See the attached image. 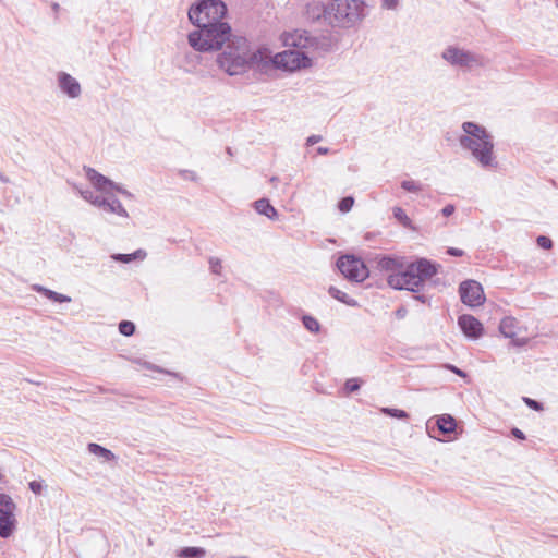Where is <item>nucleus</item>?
Returning <instances> with one entry per match:
<instances>
[{
	"mask_svg": "<svg viewBox=\"0 0 558 558\" xmlns=\"http://www.w3.org/2000/svg\"><path fill=\"white\" fill-rule=\"evenodd\" d=\"M464 134L459 137L460 146L470 151L477 165L485 169H496L498 161L494 154V137L482 125L466 121L462 123Z\"/></svg>",
	"mask_w": 558,
	"mask_h": 558,
	"instance_id": "f257e3e1",
	"label": "nucleus"
},
{
	"mask_svg": "<svg viewBox=\"0 0 558 558\" xmlns=\"http://www.w3.org/2000/svg\"><path fill=\"white\" fill-rule=\"evenodd\" d=\"M263 52L252 51L250 43L241 36H233L221 53L217 56L218 66L231 76L240 75L251 66L259 71Z\"/></svg>",
	"mask_w": 558,
	"mask_h": 558,
	"instance_id": "f03ea898",
	"label": "nucleus"
},
{
	"mask_svg": "<svg viewBox=\"0 0 558 558\" xmlns=\"http://www.w3.org/2000/svg\"><path fill=\"white\" fill-rule=\"evenodd\" d=\"M438 267L439 265L426 258H418L408 265L404 262L402 270L388 275L387 283L395 290L418 292L423 289L425 281L438 272Z\"/></svg>",
	"mask_w": 558,
	"mask_h": 558,
	"instance_id": "7ed1b4c3",
	"label": "nucleus"
},
{
	"mask_svg": "<svg viewBox=\"0 0 558 558\" xmlns=\"http://www.w3.org/2000/svg\"><path fill=\"white\" fill-rule=\"evenodd\" d=\"M197 27L189 34V44L197 51L218 50L232 38L228 23Z\"/></svg>",
	"mask_w": 558,
	"mask_h": 558,
	"instance_id": "20e7f679",
	"label": "nucleus"
},
{
	"mask_svg": "<svg viewBox=\"0 0 558 558\" xmlns=\"http://www.w3.org/2000/svg\"><path fill=\"white\" fill-rule=\"evenodd\" d=\"M327 15L332 26L351 27L365 16L363 0H332L328 3Z\"/></svg>",
	"mask_w": 558,
	"mask_h": 558,
	"instance_id": "39448f33",
	"label": "nucleus"
},
{
	"mask_svg": "<svg viewBox=\"0 0 558 558\" xmlns=\"http://www.w3.org/2000/svg\"><path fill=\"white\" fill-rule=\"evenodd\" d=\"M260 52H263L259 65L260 72H267L269 69L293 72L312 64L311 59L301 50H284L271 56L268 49L262 48Z\"/></svg>",
	"mask_w": 558,
	"mask_h": 558,
	"instance_id": "423d86ee",
	"label": "nucleus"
},
{
	"mask_svg": "<svg viewBox=\"0 0 558 558\" xmlns=\"http://www.w3.org/2000/svg\"><path fill=\"white\" fill-rule=\"evenodd\" d=\"M227 5L221 0H201L189 10V19L196 26L223 24Z\"/></svg>",
	"mask_w": 558,
	"mask_h": 558,
	"instance_id": "0eeeda50",
	"label": "nucleus"
},
{
	"mask_svg": "<svg viewBox=\"0 0 558 558\" xmlns=\"http://www.w3.org/2000/svg\"><path fill=\"white\" fill-rule=\"evenodd\" d=\"M441 57L453 66L472 69L484 65V58L482 56L453 46L446 48Z\"/></svg>",
	"mask_w": 558,
	"mask_h": 558,
	"instance_id": "6e6552de",
	"label": "nucleus"
},
{
	"mask_svg": "<svg viewBox=\"0 0 558 558\" xmlns=\"http://www.w3.org/2000/svg\"><path fill=\"white\" fill-rule=\"evenodd\" d=\"M337 267L348 280L353 282H363L369 275L364 262L352 255L339 257Z\"/></svg>",
	"mask_w": 558,
	"mask_h": 558,
	"instance_id": "1a4fd4ad",
	"label": "nucleus"
},
{
	"mask_svg": "<svg viewBox=\"0 0 558 558\" xmlns=\"http://www.w3.org/2000/svg\"><path fill=\"white\" fill-rule=\"evenodd\" d=\"M15 509L13 499L0 493V537L2 538L10 537L16 529Z\"/></svg>",
	"mask_w": 558,
	"mask_h": 558,
	"instance_id": "9d476101",
	"label": "nucleus"
},
{
	"mask_svg": "<svg viewBox=\"0 0 558 558\" xmlns=\"http://www.w3.org/2000/svg\"><path fill=\"white\" fill-rule=\"evenodd\" d=\"M462 303L468 306H480L485 301L483 287L475 280H465L459 287Z\"/></svg>",
	"mask_w": 558,
	"mask_h": 558,
	"instance_id": "9b49d317",
	"label": "nucleus"
},
{
	"mask_svg": "<svg viewBox=\"0 0 558 558\" xmlns=\"http://www.w3.org/2000/svg\"><path fill=\"white\" fill-rule=\"evenodd\" d=\"M458 325L469 338L478 339L483 333V325L472 315L463 314L459 316Z\"/></svg>",
	"mask_w": 558,
	"mask_h": 558,
	"instance_id": "f8f14e48",
	"label": "nucleus"
},
{
	"mask_svg": "<svg viewBox=\"0 0 558 558\" xmlns=\"http://www.w3.org/2000/svg\"><path fill=\"white\" fill-rule=\"evenodd\" d=\"M58 85L62 93L70 98H77L82 94L81 84L76 78L65 72H60L58 75Z\"/></svg>",
	"mask_w": 558,
	"mask_h": 558,
	"instance_id": "ddd939ff",
	"label": "nucleus"
},
{
	"mask_svg": "<svg viewBox=\"0 0 558 558\" xmlns=\"http://www.w3.org/2000/svg\"><path fill=\"white\" fill-rule=\"evenodd\" d=\"M403 257H393L388 255H380L377 257V268L380 271H386L390 274L399 272L402 270V266L404 263Z\"/></svg>",
	"mask_w": 558,
	"mask_h": 558,
	"instance_id": "4468645a",
	"label": "nucleus"
},
{
	"mask_svg": "<svg viewBox=\"0 0 558 558\" xmlns=\"http://www.w3.org/2000/svg\"><path fill=\"white\" fill-rule=\"evenodd\" d=\"M87 179L92 182V184L96 187L97 191L107 193L108 189H110L112 181L107 177L102 175L98 171L93 168L85 167L84 168Z\"/></svg>",
	"mask_w": 558,
	"mask_h": 558,
	"instance_id": "2eb2a0df",
	"label": "nucleus"
},
{
	"mask_svg": "<svg viewBox=\"0 0 558 558\" xmlns=\"http://www.w3.org/2000/svg\"><path fill=\"white\" fill-rule=\"evenodd\" d=\"M328 4L313 1L306 5L305 16L307 20L313 22L320 20L322 17L329 23V16L327 15Z\"/></svg>",
	"mask_w": 558,
	"mask_h": 558,
	"instance_id": "dca6fc26",
	"label": "nucleus"
},
{
	"mask_svg": "<svg viewBox=\"0 0 558 558\" xmlns=\"http://www.w3.org/2000/svg\"><path fill=\"white\" fill-rule=\"evenodd\" d=\"M518 329H519V322L517 320V318L511 317V316H507V317L502 318L499 324V331L506 338L513 339L518 333Z\"/></svg>",
	"mask_w": 558,
	"mask_h": 558,
	"instance_id": "f3484780",
	"label": "nucleus"
},
{
	"mask_svg": "<svg viewBox=\"0 0 558 558\" xmlns=\"http://www.w3.org/2000/svg\"><path fill=\"white\" fill-rule=\"evenodd\" d=\"M102 209L108 213L116 214L123 218L129 217L126 209L123 207L121 202L116 196L106 197Z\"/></svg>",
	"mask_w": 558,
	"mask_h": 558,
	"instance_id": "a211bd4d",
	"label": "nucleus"
},
{
	"mask_svg": "<svg viewBox=\"0 0 558 558\" xmlns=\"http://www.w3.org/2000/svg\"><path fill=\"white\" fill-rule=\"evenodd\" d=\"M254 208L259 215H264L271 220H276L278 218L276 208L267 198H260L254 202Z\"/></svg>",
	"mask_w": 558,
	"mask_h": 558,
	"instance_id": "6ab92c4d",
	"label": "nucleus"
},
{
	"mask_svg": "<svg viewBox=\"0 0 558 558\" xmlns=\"http://www.w3.org/2000/svg\"><path fill=\"white\" fill-rule=\"evenodd\" d=\"M32 289L40 294H43L44 296H46L47 299L53 301V302H58V303H64V302H71V298L65 295V294H61V293H58L56 291H52L50 289H47L40 284H34L32 287Z\"/></svg>",
	"mask_w": 558,
	"mask_h": 558,
	"instance_id": "aec40b11",
	"label": "nucleus"
},
{
	"mask_svg": "<svg viewBox=\"0 0 558 558\" xmlns=\"http://www.w3.org/2000/svg\"><path fill=\"white\" fill-rule=\"evenodd\" d=\"M87 450L89 453L102 459L104 461H114L117 459L116 454L111 450L95 442L88 444Z\"/></svg>",
	"mask_w": 558,
	"mask_h": 558,
	"instance_id": "412c9836",
	"label": "nucleus"
},
{
	"mask_svg": "<svg viewBox=\"0 0 558 558\" xmlns=\"http://www.w3.org/2000/svg\"><path fill=\"white\" fill-rule=\"evenodd\" d=\"M436 423L438 429L444 435L453 433L457 427L456 420L450 414H442L438 416Z\"/></svg>",
	"mask_w": 558,
	"mask_h": 558,
	"instance_id": "4be33fe9",
	"label": "nucleus"
},
{
	"mask_svg": "<svg viewBox=\"0 0 558 558\" xmlns=\"http://www.w3.org/2000/svg\"><path fill=\"white\" fill-rule=\"evenodd\" d=\"M74 189L80 193V195L90 204H93L96 207L102 208L106 197L102 195L96 194L94 191L86 189L82 190L78 186L74 185Z\"/></svg>",
	"mask_w": 558,
	"mask_h": 558,
	"instance_id": "5701e85b",
	"label": "nucleus"
},
{
	"mask_svg": "<svg viewBox=\"0 0 558 558\" xmlns=\"http://www.w3.org/2000/svg\"><path fill=\"white\" fill-rule=\"evenodd\" d=\"M328 293L331 298L338 300L339 302L355 307L359 305L357 301L350 298L345 292L341 291L340 289L331 286L328 289Z\"/></svg>",
	"mask_w": 558,
	"mask_h": 558,
	"instance_id": "b1692460",
	"label": "nucleus"
},
{
	"mask_svg": "<svg viewBox=\"0 0 558 558\" xmlns=\"http://www.w3.org/2000/svg\"><path fill=\"white\" fill-rule=\"evenodd\" d=\"M393 217L398 220V222L402 227L410 229V230H416V228L412 223V220L408 217V215L401 207L393 208Z\"/></svg>",
	"mask_w": 558,
	"mask_h": 558,
	"instance_id": "393cba45",
	"label": "nucleus"
},
{
	"mask_svg": "<svg viewBox=\"0 0 558 558\" xmlns=\"http://www.w3.org/2000/svg\"><path fill=\"white\" fill-rule=\"evenodd\" d=\"M306 41H307V38H304V43H303L302 34H298V33L290 34L284 39V44L287 46H293V47H299V48H305Z\"/></svg>",
	"mask_w": 558,
	"mask_h": 558,
	"instance_id": "a878e982",
	"label": "nucleus"
},
{
	"mask_svg": "<svg viewBox=\"0 0 558 558\" xmlns=\"http://www.w3.org/2000/svg\"><path fill=\"white\" fill-rule=\"evenodd\" d=\"M302 323L310 332L317 333L320 330L319 322L311 315H304Z\"/></svg>",
	"mask_w": 558,
	"mask_h": 558,
	"instance_id": "bb28decb",
	"label": "nucleus"
},
{
	"mask_svg": "<svg viewBox=\"0 0 558 558\" xmlns=\"http://www.w3.org/2000/svg\"><path fill=\"white\" fill-rule=\"evenodd\" d=\"M181 555L184 558H202L205 555V550L201 547H185L182 549Z\"/></svg>",
	"mask_w": 558,
	"mask_h": 558,
	"instance_id": "cd10ccee",
	"label": "nucleus"
},
{
	"mask_svg": "<svg viewBox=\"0 0 558 558\" xmlns=\"http://www.w3.org/2000/svg\"><path fill=\"white\" fill-rule=\"evenodd\" d=\"M381 412L396 418L405 420L409 417V414L401 409H393V408H383Z\"/></svg>",
	"mask_w": 558,
	"mask_h": 558,
	"instance_id": "c85d7f7f",
	"label": "nucleus"
},
{
	"mask_svg": "<svg viewBox=\"0 0 558 558\" xmlns=\"http://www.w3.org/2000/svg\"><path fill=\"white\" fill-rule=\"evenodd\" d=\"M119 331L123 336L130 337L135 332V325L130 320H122L119 324Z\"/></svg>",
	"mask_w": 558,
	"mask_h": 558,
	"instance_id": "c756f323",
	"label": "nucleus"
},
{
	"mask_svg": "<svg viewBox=\"0 0 558 558\" xmlns=\"http://www.w3.org/2000/svg\"><path fill=\"white\" fill-rule=\"evenodd\" d=\"M401 187L407 192L417 193L422 191V185L414 180H404L401 182Z\"/></svg>",
	"mask_w": 558,
	"mask_h": 558,
	"instance_id": "7c9ffc66",
	"label": "nucleus"
},
{
	"mask_svg": "<svg viewBox=\"0 0 558 558\" xmlns=\"http://www.w3.org/2000/svg\"><path fill=\"white\" fill-rule=\"evenodd\" d=\"M354 204V198L352 196H345L343 197L339 204H338V208L340 211L342 213H348L351 210L352 206Z\"/></svg>",
	"mask_w": 558,
	"mask_h": 558,
	"instance_id": "2f4dec72",
	"label": "nucleus"
},
{
	"mask_svg": "<svg viewBox=\"0 0 558 558\" xmlns=\"http://www.w3.org/2000/svg\"><path fill=\"white\" fill-rule=\"evenodd\" d=\"M361 384L357 378H350L344 384L347 392H355L360 389Z\"/></svg>",
	"mask_w": 558,
	"mask_h": 558,
	"instance_id": "473e14b6",
	"label": "nucleus"
},
{
	"mask_svg": "<svg viewBox=\"0 0 558 558\" xmlns=\"http://www.w3.org/2000/svg\"><path fill=\"white\" fill-rule=\"evenodd\" d=\"M536 243L539 247L544 250H550L553 247L551 239L546 235H538L536 239Z\"/></svg>",
	"mask_w": 558,
	"mask_h": 558,
	"instance_id": "72a5a7b5",
	"label": "nucleus"
},
{
	"mask_svg": "<svg viewBox=\"0 0 558 558\" xmlns=\"http://www.w3.org/2000/svg\"><path fill=\"white\" fill-rule=\"evenodd\" d=\"M110 190H114V191H117L118 193L122 194L123 196H125L128 198H131V199L134 198V195L130 191L125 190L123 186L114 183L113 181H112V184L110 186Z\"/></svg>",
	"mask_w": 558,
	"mask_h": 558,
	"instance_id": "f704fd0d",
	"label": "nucleus"
},
{
	"mask_svg": "<svg viewBox=\"0 0 558 558\" xmlns=\"http://www.w3.org/2000/svg\"><path fill=\"white\" fill-rule=\"evenodd\" d=\"M209 265H210V270L216 274V275H219L220 274V270H221V262L216 258V257H210L209 258Z\"/></svg>",
	"mask_w": 558,
	"mask_h": 558,
	"instance_id": "c9c22d12",
	"label": "nucleus"
},
{
	"mask_svg": "<svg viewBox=\"0 0 558 558\" xmlns=\"http://www.w3.org/2000/svg\"><path fill=\"white\" fill-rule=\"evenodd\" d=\"M112 258L117 262L130 263L135 259V256L132 254H114Z\"/></svg>",
	"mask_w": 558,
	"mask_h": 558,
	"instance_id": "e433bc0d",
	"label": "nucleus"
},
{
	"mask_svg": "<svg viewBox=\"0 0 558 558\" xmlns=\"http://www.w3.org/2000/svg\"><path fill=\"white\" fill-rule=\"evenodd\" d=\"M523 400H524L525 404L529 408H531V409H533L535 411L543 410V404L541 402H538V401H536L534 399H531V398H524Z\"/></svg>",
	"mask_w": 558,
	"mask_h": 558,
	"instance_id": "4c0bfd02",
	"label": "nucleus"
},
{
	"mask_svg": "<svg viewBox=\"0 0 558 558\" xmlns=\"http://www.w3.org/2000/svg\"><path fill=\"white\" fill-rule=\"evenodd\" d=\"M28 487L34 494H37V495H39L43 490V484L38 481L29 482Z\"/></svg>",
	"mask_w": 558,
	"mask_h": 558,
	"instance_id": "58836bf2",
	"label": "nucleus"
},
{
	"mask_svg": "<svg viewBox=\"0 0 558 558\" xmlns=\"http://www.w3.org/2000/svg\"><path fill=\"white\" fill-rule=\"evenodd\" d=\"M445 367L447 369L451 371L452 373L457 374L460 377H466L465 372H463L462 369L458 368L457 366H454L452 364H446Z\"/></svg>",
	"mask_w": 558,
	"mask_h": 558,
	"instance_id": "ea45409f",
	"label": "nucleus"
},
{
	"mask_svg": "<svg viewBox=\"0 0 558 558\" xmlns=\"http://www.w3.org/2000/svg\"><path fill=\"white\" fill-rule=\"evenodd\" d=\"M398 0H383V7L388 10H395L398 7Z\"/></svg>",
	"mask_w": 558,
	"mask_h": 558,
	"instance_id": "a19ab883",
	"label": "nucleus"
},
{
	"mask_svg": "<svg viewBox=\"0 0 558 558\" xmlns=\"http://www.w3.org/2000/svg\"><path fill=\"white\" fill-rule=\"evenodd\" d=\"M454 206L452 204H448L446 205L442 209H441V214L445 216V217H449L451 216L453 213H454Z\"/></svg>",
	"mask_w": 558,
	"mask_h": 558,
	"instance_id": "79ce46f5",
	"label": "nucleus"
},
{
	"mask_svg": "<svg viewBox=\"0 0 558 558\" xmlns=\"http://www.w3.org/2000/svg\"><path fill=\"white\" fill-rule=\"evenodd\" d=\"M408 314V310L404 306H400L396 310L395 315L398 319H403Z\"/></svg>",
	"mask_w": 558,
	"mask_h": 558,
	"instance_id": "37998d69",
	"label": "nucleus"
},
{
	"mask_svg": "<svg viewBox=\"0 0 558 558\" xmlns=\"http://www.w3.org/2000/svg\"><path fill=\"white\" fill-rule=\"evenodd\" d=\"M511 434H512L517 439H520V440H524V439H525V434H524L521 429H519V428H517V427H513V428L511 429Z\"/></svg>",
	"mask_w": 558,
	"mask_h": 558,
	"instance_id": "c03bdc74",
	"label": "nucleus"
},
{
	"mask_svg": "<svg viewBox=\"0 0 558 558\" xmlns=\"http://www.w3.org/2000/svg\"><path fill=\"white\" fill-rule=\"evenodd\" d=\"M320 141H322V136L320 135H311L306 140V144L308 146H312V145H314V144H316V143H318Z\"/></svg>",
	"mask_w": 558,
	"mask_h": 558,
	"instance_id": "a18cd8bd",
	"label": "nucleus"
},
{
	"mask_svg": "<svg viewBox=\"0 0 558 558\" xmlns=\"http://www.w3.org/2000/svg\"><path fill=\"white\" fill-rule=\"evenodd\" d=\"M447 253L451 256H462L464 254V252L460 248H456V247H449Z\"/></svg>",
	"mask_w": 558,
	"mask_h": 558,
	"instance_id": "49530a36",
	"label": "nucleus"
},
{
	"mask_svg": "<svg viewBox=\"0 0 558 558\" xmlns=\"http://www.w3.org/2000/svg\"><path fill=\"white\" fill-rule=\"evenodd\" d=\"M512 340V344L515 345V347H522L526 343V339L524 338H517V336L511 339Z\"/></svg>",
	"mask_w": 558,
	"mask_h": 558,
	"instance_id": "de8ad7c7",
	"label": "nucleus"
},
{
	"mask_svg": "<svg viewBox=\"0 0 558 558\" xmlns=\"http://www.w3.org/2000/svg\"><path fill=\"white\" fill-rule=\"evenodd\" d=\"M132 255L135 256V259H144L147 256V253L144 250H137Z\"/></svg>",
	"mask_w": 558,
	"mask_h": 558,
	"instance_id": "09e8293b",
	"label": "nucleus"
},
{
	"mask_svg": "<svg viewBox=\"0 0 558 558\" xmlns=\"http://www.w3.org/2000/svg\"><path fill=\"white\" fill-rule=\"evenodd\" d=\"M142 366H144L145 368L147 369H153V371H158V372H161V369L155 365H153L151 363H148V362H143L141 363Z\"/></svg>",
	"mask_w": 558,
	"mask_h": 558,
	"instance_id": "8fccbe9b",
	"label": "nucleus"
},
{
	"mask_svg": "<svg viewBox=\"0 0 558 558\" xmlns=\"http://www.w3.org/2000/svg\"><path fill=\"white\" fill-rule=\"evenodd\" d=\"M317 153H318L319 155H327V154L329 153V148H328V147H322V146H320V147H318V148H317Z\"/></svg>",
	"mask_w": 558,
	"mask_h": 558,
	"instance_id": "3c124183",
	"label": "nucleus"
},
{
	"mask_svg": "<svg viewBox=\"0 0 558 558\" xmlns=\"http://www.w3.org/2000/svg\"><path fill=\"white\" fill-rule=\"evenodd\" d=\"M7 482L5 475L3 473L2 468H0V484H4Z\"/></svg>",
	"mask_w": 558,
	"mask_h": 558,
	"instance_id": "603ef678",
	"label": "nucleus"
},
{
	"mask_svg": "<svg viewBox=\"0 0 558 558\" xmlns=\"http://www.w3.org/2000/svg\"><path fill=\"white\" fill-rule=\"evenodd\" d=\"M415 299L422 303L427 301V298L424 294L416 295Z\"/></svg>",
	"mask_w": 558,
	"mask_h": 558,
	"instance_id": "864d4df0",
	"label": "nucleus"
}]
</instances>
